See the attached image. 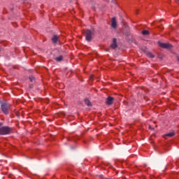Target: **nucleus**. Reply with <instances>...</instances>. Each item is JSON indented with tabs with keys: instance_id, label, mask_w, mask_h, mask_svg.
I'll return each instance as SVG.
<instances>
[{
	"instance_id": "obj_12",
	"label": "nucleus",
	"mask_w": 179,
	"mask_h": 179,
	"mask_svg": "<svg viewBox=\"0 0 179 179\" xmlns=\"http://www.w3.org/2000/svg\"><path fill=\"white\" fill-rule=\"evenodd\" d=\"M64 57H62V55L55 57V60L57 61L58 62H59L60 61H62Z\"/></svg>"
},
{
	"instance_id": "obj_4",
	"label": "nucleus",
	"mask_w": 179,
	"mask_h": 179,
	"mask_svg": "<svg viewBox=\"0 0 179 179\" xmlns=\"http://www.w3.org/2000/svg\"><path fill=\"white\" fill-rule=\"evenodd\" d=\"M158 44L162 48H171V45H170V43H164L162 42H159Z\"/></svg>"
},
{
	"instance_id": "obj_2",
	"label": "nucleus",
	"mask_w": 179,
	"mask_h": 179,
	"mask_svg": "<svg viewBox=\"0 0 179 179\" xmlns=\"http://www.w3.org/2000/svg\"><path fill=\"white\" fill-rule=\"evenodd\" d=\"M12 132V128L4 126L0 127V135H9Z\"/></svg>"
},
{
	"instance_id": "obj_15",
	"label": "nucleus",
	"mask_w": 179,
	"mask_h": 179,
	"mask_svg": "<svg viewBox=\"0 0 179 179\" xmlns=\"http://www.w3.org/2000/svg\"><path fill=\"white\" fill-rule=\"evenodd\" d=\"M0 127H1H1H3V123L0 122Z\"/></svg>"
},
{
	"instance_id": "obj_14",
	"label": "nucleus",
	"mask_w": 179,
	"mask_h": 179,
	"mask_svg": "<svg viewBox=\"0 0 179 179\" xmlns=\"http://www.w3.org/2000/svg\"><path fill=\"white\" fill-rule=\"evenodd\" d=\"M30 82H33L34 80V77L33 76H29Z\"/></svg>"
},
{
	"instance_id": "obj_19",
	"label": "nucleus",
	"mask_w": 179,
	"mask_h": 179,
	"mask_svg": "<svg viewBox=\"0 0 179 179\" xmlns=\"http://www.w3.org/2000/svg\"><path fill=\"white\" fill-rule=\"evenodd\" d=\"M24 1H27V0H24Z\"/></svg>"
},
{
	"instance_id": "obj_18",
	"label": "nucleus",
	"mask_w": 179,
	"mask_h": 179,
	"mask_svg": "<svg viewBox=\"0 0 179 179\" xmlns=\"http://www.w3.org/2000/svg\"><path fill=\"white\" fill-rule=\"evenodd\" d=\"M2 50L1 49H0V51H1Z\"/></svg>"
},
{
	"instance_id": "obj_11",
	"label": "nucleus",
	"mask_w": 179,
	"mask_h": 179,
	"mask_svg": "<svg viewBox=\"0 0 179 179\" xmlns=\"http://www.w3.org/2000/svg\"><path fill=\"white\" fill-rule=\"evenodd\" d=\"M141 33L143 36H149V31H148V30H143V31H142Z\"/></svg>"
},
{
	"instance_id": "obj_13",
	"label": "nucleus",
	"mask_w": 179,
	"mask_h": 179,
	"mask_svg": "<svg viewBox=\"0 0 179 179\" xmlns=\"http://www.w3.org/2000/svg\"><path fill=\"white\" fill-rule=\"evenodd\" d=\"M148 57L150 58H155V55L152 54L151 52L147 53Z\"/></svg>"
},
{
	"instance_id": "obj_10",
	"label": "nucleus",
	"mask_w": 179,
	"mask_h": 179,
	"mask_svg": "<svg viewBox=\"0 0 179 179\" xmlns=\"http://www.w3.org/2000/svg\"><path fill=\"white\" fill-rule=\"evenodd\" d=\"M52 43H55L57 41H58V36L57 35H55L52 38Z\"/></svg>"
},
{
	"instance_id": "obj_1",
	"label": "nucleus",
	"mask_w": 179,
	"mask_h": 179,
	"mask_svg": "<svg viewBox=\"0 0 179 179\" xmlns=\"http://www.w3.org/2000/svg\"><path fill=\"white\" fill-rule=\"evenodd\" d=\"M9 108H10V104L6 102H1V109L3 114L8 115L9 114Z\"/></svg>"
},
{
	"instance_id": "obj_3",
	"label": "nucleus",
	"mask_w": 179,
	"mask_h": 179,
	"mask_svg": "<svg viewBox=\"0 0 179 179\" xmlns=\"http://www.w3.org/2000/svg\"><path fill=\"white\" fill-rule=\"evenodd\" d=\"M93 34H94V32L90 31V29H87L85 31V39L87 41L90 43L92 41V39L93 38Z\"/></svg>"
},
{
	"instance_id": "obj_9",
	"label": "nucleus",
	"mask_w": 179,
	"mask_h": 179,
	"mask_svg": "<svg viewBox=\"0 0 179 179\" xmlns=\"http://www.w3.org/2000/svg\"><path fill=\"white\" fill-rule=\"evenodd\" d=\"M174 135H176V133L170 132V133L166 134L165 135V136H169V138H173V136H174Z\"/></svg>"
},
{
	"instance_id": "obj_5",
	"label": "nucleus",
	"mask_w": 179,
	"mask_h": 179,
	"mask_svg": "<svg viewBox=\"0 0 179 179\" xmlns=\"http://www.w3.org/2000/svg\"><path fill=\"white\" fill-rule=\"evenodd\" d=\"M114 101V98L113 96H108L106 100V103L108 106H111Z\"/></svg>"
},
{
	"instance_id": "obj_16",
	"label": "nucleus",
	"mask_w": 179,
	"mask_h": 179,
	"mask_svg": "<svg viewBox=\"0 0 179 179\" xmlns=\"http://www.w3.org/2000/svg\"><path fill=\"white\" fill-rule=\"evenodd\" d=\"M176 58H177V61H178L179 62V56H176Z\"/></svg>"
},
{
	"instance_id": "obj_6",
	"label": "nucleus",
	"mask_w": 179,
	"mask_h": 179,
	"mask_svg": "<svg viewBox=\"0 0 179 179\" xmlns=\"http://www.w3.org/2000/svg\"><path fill=\"white\" fill-rule=\"evenodd\" d=\"M118 45H117V39L113 38V43L110 45V48H113V50H115Z\"/></svg>"
},
{
	"instance_id": "obj_17",
	"label": "nucleus",
	"mask_w": 179,
	"mask_h": 179,
	"mask_svg": "<svg viewBox=\"0 0 179 179\" xmlns=\"http://www.w3.org/2000/svg\"><path fill=\"white\" fill-rule=\"evenodd\" d=\"M149 129H153V128H152V126H149Z\"/></svg>"
},
{
	"instance_id": "obj_7",
	"label": "nucleus",
	"mask_w": 179,
	"mask_h": 179,
	"mask_svg": "<svg viewBox=\"0 0 179 179\" xmlns=\"http://www.w3.org/2000/svg\"><path fill=\"white\" fill-rule=\"evenodd\" d=\"M111 27L113 29H117V21L115 20V17L112 18Z\"/></svg>"
},
{
	"instance_id": "obj_8",
	"label": "nucleus",
	"mask_w": 179,
	"mask_h": 179,
	"mask_svg": "<svg viewBox=\"0 0 179 179\" xmlns=\"http://www.w3.org/2000/svg\"><path fill=\"white\" fill-rule=\"evenodd\" d=\"M85 103L88 106V107H90L92 106V103H90V101L87 99H85Z\"/></svg>"
}]
</instances>
